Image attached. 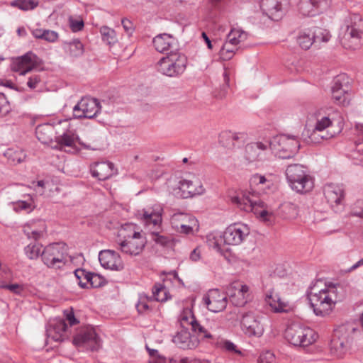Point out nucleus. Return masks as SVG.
Returning <instances> with one entry per match:
<instances>
[{"mask_svg": "<svg viewBox=\"0 0 363 363\" xmlns=\"http://www.w3.org/2000/svg\"><path fill=\"white\" fill-rule=\"evenodd\" d=\"M339 113L333 108H321L311 112L306 123L307 135L310 141L315 144L321 143L324 140H328L334 138L341 132L342 124L338 121L339 130L330 131L328 128L332 127L336 121V116Z\"/></svg>", "mask_w": 363, "mask_h": 363, "instance_id": "obj_1", "label": "nucleus"}, {"mask_svg": "<svg viewBox=\"0 0 363 363\" xmlns=\"http://www.w3.org/2000/svg\"><path fill=\"white\" fill-rule=\"evenodd\" d=\"M118 250L129 257L140 255L147 244L145 233L138 225L126 223L118 232Z\"/></svg>", "mask_w": 363, "mask_h": 363, "instance_id": "obj_2", "label": "nucleus"}, {"mask_svg": "<svg viewBox=\"0 0 363 363\" xmlns=\"http://www.w3.org/2000/svg\"><path fill=\"white\" fill-rule=\"evenodd\" d=\"M285 0H255L252 23L261 28H271L284 15Z\"/></svg>", "mask_w": 363, "mask_h": 363, "instance_id": "obj_3", "label": "nucleus"}, {"mask_svg": "<svg viewBox=\"0 0 363 363\" xmlns=\"http://www.w3.org/2000/svg\"><path fill=\"white\" fill-rule=\"evenodd\" d=\"M250 228L242 223H235L229 225L220 233H210L207 235V243L209 247L217 252L224 250L225 245H237L240 244L249 235Z\"/></svg>", "mask_w": 363, "mask_h": 363, "instance_id": "obj_4", "label": "nucleus"}, {"mask_svg": "<svg viewBox=\"0 0 363 363\" xmlns=\"http://www.w3.org/2000/svg\"><path fill=\"white\" fill-rule=\"evenodd\" d=\"M340 39L347 50H356L363 46V18L359 14H351L345 20Z\"/></svg>", "mask_w": 363, "mask_h": 363, "instance_id": "obj_5", "label": "nucleus"}, {"mask_svg": "<svg viewBox=\"0 0 363 363\" xmlns=\"http://www.w3.org/2000/svg\"><path fill=\"white\" fill-rule=\"evenodd\" d=\"M339 289H341L339 285L328 284L318 292L308 294L311 306L316 315L325 316L330 313L339 301Z\"/></svg>", "mask_w": 363, "mask_h": 363, "instance_id": "obj_6", "label": "nucleus"}, {"mask_svg": "<svg viewBox=\"0 0 363 363\" xmlns=\"http://www.w3.org/2000/svg\"><path fill=\"white\" fill-rule=\"evenodd\" d=\"M286 177L289 185L294 191L305 194L311 191L314 186L312 177L308 174L307 168L299 164H293L287 167Z\"/></svg>", "mask_w": 363, "mask_h": 363, "instance_id": "obj_7", "label": "nucleus"}, {"mask_svg": "<svg viewBox=\"0 0 363 363\" xmlns=\"http://www.w3.org/2000/svg\"><path fill=\"white\" fill-rule=\"evenodd\" d=\"M169 192L174 196L187 199L204 192V188L199 179L193 180L170 179L167 182Z\"/></svg>", "mask_w": 363, "mask_h": 363, "instance_id": "obj_8", "label": "nucleus"}, {"mask_svg": "<svg viewBox=\"0 0 363 363\" xmlns=\"http://www.w3.org/2000/svg\"><path fill=\"white\" fill-rule=\"evenodd\" d=\"M187 59L177 52H171L161 58L157 63V69L161 74L170 77L181 75L186 69Z\"/></svg>", "mask_w": 363, "mask_h": 363, "instance_id": "obj_9", "label": "nucleus"}, {"mask_svg": "<svg viewBox=\"0 0 363 363\" xmlns=\"http://www.w3.org/2000/svg\"><path fill=\"white\" fill-rule=\"evenodd\" d=\"M285 338L294 347H305L315 342L317 334L308 326L295 324L286 328Z\"/></svg>", "mask_w": 363, "mask_h": 363, "instance_id": "obj_10", "label": "nucleus"}, {"mask_svg": "<svg viewBox=\"0 0 363 363\" xmlns=\"http://www.w3.org/2000/svg\"><path fill=\"white\" fill-rule=\"evenodd\" d=\"M67 249L61 243H52L43 249L41 258L43 263L50 268L59 269L67 262Z\"/></svg>", "mask_w": 363, "mask_h": 363, "instance_id": "obj_11", "label": "nucleus"}, {"mask_svg": "<svg viewBox=\"0 0 363 363\" xmlns=\"http://www.w3.org/2000/svg\"><path fill=\"white\" fill-rule=\"evenodd\" d=\"M163 207L154 203L138 211V218L147 231L162 229Z\"/></svg>", "mask_w": 363, "mask_h": 363, "instance_id": "obj_12", "label": "nucleus"}, {"mask_svg": "<svg viewBox=\"0 0 363 363\" xmlns=\"http://www.w3.org/2000/svg\"><path fill=\"white\" fill-rule=\"evenodd\" d=\"M299 147V141L294 136L280 135L274 137L272 140V151L280 158L292 157L298 152Z\"/></svg>", "mask_w": 363, "mask_h": 363, "instance_id": "obj_13", "label": "nucleus"}, {"mask_svg": "<svg viewBox=\"0 0 363 363\" xmlns=\"http://www.w3.org/2000/svg\"><path fill=\"white\" fill-rule=\"evenodd\" d=\"M332 0H299L297 11L305 17H315L329 11Z\"/></svg>", "mask_w": 363, "mask_h": 363, "instance_id": "obj_14", "label": "nucleus"}, {"mask_svg": "<svg viewBox=\"0 0 363 363\" xmlns=\"http://www.w3.org/2000/svg\"><path fill=\"white\" fill-rule=\"evenodd\" d=\"M325 199L334 211H341L344 206L345 189L341 184L329 183L323 186Z\"/></svg>", "mask_w": 363, "mask_h": 363, "instance_id": "obj_15", "label": "nucleus"}, {"mask_svg": "<svg viewBox=\"0 0 363 363\" xmlns=\"http://www.w3.org/2000/svg\"><path fill=\"white\" fill-rule=\"evenodd\" d=\"M171 225L179 233L191 234L199 230V222L192 215L177 213L171 218Z\"/></svg>", "mask_w": 363, "mask_h": 363, "instance_id": "obj_16", "label": "nucleus"}, {"mask_svg": "<svg viewBox=\"0 0 363 363\" xmlns=\"http://www.w3.org/2000/svg\"><path fill=\"white\" fill-rule=\"evenodd\" d=\"M73 344L77 347H84L91 350H97L101 342L94 329L91 326H85L78 331L73 338Z\"/></svg>", "mask_w": 363, "mask_h": 363, "instance_id": "obj_17", "label": "nucleus"}, {"mask_svg": "<svg viewBox=\"0 0 363 363\" xmlns=\"http://www.w3.org/2000/svg\"><path fill=\"white\" fill-rule=\"evenodd\" d=\"M348 79L345 74L337 76L333 80L331 88L332 99L338 105L345 106L349 104Z\"/></svg>", "mask_w": 363, "mask_h": 363, "instance_id": "obj_18", "label": "nucleus"}, {"mask_svg": "<svg viewBox=\"0 0 363 363\" xmlns=\"http://www.w3.org/2000/svg\"><path fill=\"white\" fill-rule=\"evenodd\" d=\"M350 332L345 325H340L334 330L330 343V350L336 357L341 358L346 352Z\"/></svg>", "mask_w": 363, "mask_h": 363, "instance_id": "obj_19", "label": "nucleus"}, {"mask_svg": "<svg viewBox=\"0 0 363 363\" xmlns=\"http://www.w3.org/2000/svg\"><path fill=\"white\" fill-rule=\"evenodd\" d=\"M100 108L99 102L96 99L85 97L74 107L73 115L78 118H92L99 112Z\"/></svg>", "mask_w": 363, "mask_h": 363, "instance_id": "obj_20", "label": "nucleus"}, {"mask_svg": "<svg viewBox=\"0 0 363 363\" xmlns=\"http://www.w3.org/2000/svg\"><path fill=\"white\" fill-rule=\"evenodd\" d=\"M230 301L236 306H244L250 297L249 286L242 281H234L227 289Z\"/></svg>", "mask_w": 363, "mask_h": 363, "instance_id": "obj_21", "label": "nucleus"}, {"mask_svg": "<svg viewBox=\"0 0 363 363\" xmlns=\"http://www.w3.org/2000/svg\"><path fill=\"white\" fill-rule=\"evenodd\" d=\"M272 151V140L262 137L251 143V159L254 161L264 162L269 160Z\"/></svg>", "mask_w": 363, "mask_h": 363, "instance_id": "obj_22", "label": "nucleus"}, {"mask_svg": "<svg viewBox=\"0 0 363 363\" xmlns=\"http://www.w3.org/2000/svg\"><path fill=\"white\" fill-rule=\"evenodd\" d=\"M203 301L208 311L219 313L227 306V297L218 289L209 290L203 297Z\"/></svg>", "mask_w": 363, "mask_h": 363, "instance_id": "obj_23", "label": "nucleus"}, {"mask_svg": "<svg viewBox=\"0 0 363 363\" xmlns=\"http://www.w3.org/2000/svg\"><path fill=\"white\" fill-rule=\"evenodd\" d=\"M101 265L106 269L121 271L124 269V264L121 255L114 250H101L99 255Z\"/></svg>", "mask_w": 363, "mask_h": 363, "instance_id": "obj_24", "label": "nucleus"}, {"mask_svg": "<svg viewBox=\"0 0 363 363\" xmlns=\"http://www.w3.org/2000/svg\"><path fill=\"white\" fill-rule=\"evenodd\" d=\"M79 137L74 130H68L62 135L55 137L53 148L75 152L78 150Z\"/></svg>", "mask_w": 363, "mask_h": 363, "instance_id": "obj_25", "label": "nucleus"}, {"mask_svg": "<svg viewBox=\"0 0 363 363\" xmlns=\"http://www.w3.org/2000/svg\"><path fill=\"white\" fill-rule=\"evenodd\" d=\"M38 57L32 52H27L21 57L15 58L11 65L12 70L24 75L37 66Z\"/></svg>", "mask_w": 363, "mask_h": 363, "instance_id": "obj_26", "label": "nucleus"}, {"mask_svg": "<svg viewBox=\"0 0 363 363\" xmlns=\"http://www.w3.org/2000/svg\"><path fill=\"white\" fill-rule=\"evenodd\" d=\"M48 337L55 342H61L69 335V328L65 320H55L47 330Z\"/></svg>", "mask_w": 363, "mask_h": 363, "instance_id": "obj_27", "label": "nucleus"}, {"mask_svg": "<svg viewBox=\"0 0 363 363\" xmlns=\"http://www.w3.org/2000/svg\"><path fill=\"white\" fill-rule=\"evenodd\" d=\"M180 323L182 327L188 328L191 326L192 330L203 334L207 338H211V335L208 333L196 320V318L189 308L183 310L180 315Z\"/></svg>", "mask_w": 363, "mask_h": 363, "instance_id": "obj_28", "label": "nucleus"}, {"mask_svg": "<svg viewBox=\"0 0 363 363\" xmlns=\"http://www.w3.org/2000/svg\"><path fill=\"white\" fill-rule=\"evenodd\" d=\"M47 226L43 220H33L26 223L23 227L24 234L29 239L38 240L45 233Z\"/></svg>", "mask_w": 363, "mask_h": 363, "instance_id": "obj_29", "label": "nucleus"}, {"mask_svg": "<svg viewBox=\"0 0 363 363\" xmlns=\"http://www.w3.org/2000/svg\"><path fill=\"white\" fill-rule=\"evenodd\" d=\"M228 198L233 205L240 211H248L250 207V191L247 189L230 191Z\"/></svg>", "mask_w": 363, "mask_h": 363, "instance_id": "obj_30", "label": "nucleus"}, {"mask_svg": "<svg viewBox=\"0 0 363 363\" xmlns=\"http://www.w3.org/2000/svg\"><path fill=\"white\" fill-rule=\"evenodd\" d=\"M56 130L50 123L39 125L35 129V134L38 139L44 144L50 145L52 147L55 144Z\"/></svg>", "mask_w": 363, "mask_h": 363, "instance_id": "obj_31", "label": "nucleus"}, {"mask_svg": "<svg viewBox=\"0 0 363 363\" xmlns=\"http://www.w3.org/2000/svg\"><path fill=\"white\" fill-rule=\"evenodd\" d=\"M265 301L272 310L276 313H281L287 311V302L281 300L279 294L274 293V289H269L267 291Z\"/></svg>", "mask_w": 363, "mask_h": 363, "instance_id": "obj_32", "label": "nucleus"}, {"mask_svg": "<svg viewBox=\"0 0 363 363\" xmlns=\"http://www.w3.org/2000/svg\"><path fill=\"white\" fill-rule=\"evenodd\" d=\"M251 212L254 213L256 218L264 223H271L273 217L272 211L267 210L264 203L259 201H253L251 200Z\"/></svg>", "mask_w": 363, "mask_h": 363, "instance_id": "obj_33", "label": "nucleus"}, {"mask_svg": "<svg viewBox=\"0 0 363 363\" xmlns=\"http://www.w3.org/2000/svg\"><path fill=\"white\" fill-rule=\"evenodd\" d=\"M113 164L109 162L96 163L91 167L92 175L99 180H106L113 174Z\"/></svg>", "mask_w": 363, "mask_h": 363, "instance_id": "obj_34", "label": "nucleus"}, {"mask_svg": "<svg viewBox=\"0 0 363 363\" xmlns=\"http://www.w3.org/2000/svg\"><path fill=\"white\" fill-rule=\"evenodd\" d=\"M247 138V133L223 132L219 135V144L226 148L231 149L234 147L233 142L239 140H245Z\"/></svg>", "mask_w": 363, "mask_h": 363, "instance_id": "obj_35", "label": "nucleus"}, {"mask_svg": "<svg viewBox=\"0 0 363 363\" xmlns=\"http://www.w3.org/2000/svg\"><path fill=\"white\" fill-rule=\"evenodd\" d=\"M31 34L35 39L43 40L50 43H57L60 38V35L57 31L39 28H33Z\"/></svg>", "mask_w": 363, "mask_h": 363, "instance_id": "obj_36", "label": "nucleus"}, {"mask_svg": "<svg viewBox=\"0 0 363 363\" xmlns=\"http://www.w3.org/2000/svg\"><path fill=\"white\" fill-rule=\"evenodd\" d=\"M175 39L170 35L163 33L157 35L153 39L155 49L162 52L168 50L174 43Z\"/></svg>", "mask_w": 363, "mask_h": 363, "instance_id": "obj_37", "label": "nucleus"}, {"mask_svg": "<svg viewBox=\"0 0 363 363\" xmlns=\"http://www.w3.org/2000/svg\"><path fill=\"white\" fill-rule=\"evenodd\" d=\"M314 40L315 46L319 47L322 43H328L331 38L330 31L323 28L315 27L310 28Z\"/></svg>", "mask_w": 363, "mask_h": 363, "instance_id": "obj_38", "label": "nucleus"}, {"mask_svg": "<svg viewBox=\"0 0 363 363\" xmlns=\"http://www.w3.org/2000/svg\"><path fill=\"white\" fill-rule=\"evenodd\" d=\"M63 48L69 55L72 57H78L84 52V45L77 39H74L69 42L63 43Z\"/></svg>", "mask_w": 363, "mask_h": 363, "instance_id": "obj_39", "label": "nucleus"}, {"mask_svg": "<svg viewBox=\"0 0 363 363\" xmlns=\"http://www.w3.org/2000/svg\"><path fill=\"white\" fill-rule=\"evenodd\" d=\"M297 43L303 50H308L313 45H315L314 40L310 28L301 31L297 37Z\"/></svg>", "mask_w": 363, "mask_h": 363, "instance_id": "obj_40", "label": "nucleus"}, {"mask_svg": "<svg viewBox=\"0 0 363 363\" xmlns=\"http://www.w3.org/2000/svg\"><path fill=\"white\" fill-rule=\"evenodd\" d=\"M4 156L12 164L21 163L26 158V154L24 152L18 148H9L4 152Z\"/></svg>", "mask_w": 363, "mask_h": 363, "instance_id": "obj_41", "label": "nucleus"}, {"mask_svg": "<svg viewBox=\"0 0 363 363\" xmlns=\"http://www.w3.org/2000/svg\"><path fill=\"white\" fill-rule=\"evenodd\" d=\"M43 245L39 242H31L24 248L26 257L30 259H36L42 254Z\"/></svg>", "mask_w": 363, "mask_h": 363, "instance_id": "obj_42", "label": "nucleus"}, {"mask_svg": "<svg viewBox=\"0 0 363 363\" xmlns=\"http://www.w3.org/2000/svg\"><path fill=\"white\" fill-rule=\"evenodd\" d=\"M247 35L240 29H232L227 35L226 41L237 47L244 40L247 39Z\"/></svg>", "mask_w": 363, "mask_h": 363, "instance_id": "obj_43", "label": "nucleus"}, {"mask_svg": "<svg viewBox=\"0 0 363 363\" xmlns=\"http://www.w3.org/2000/svg\"><path fill=\"white\" fill-rule=\"evenodd\" d=\"M266 318L264 316L255 317L251 322V335L260 337L264 333V325Z\"/></svg>", "mask_w": 363, "mask_h": 363, "instance_id": "obj_44", "label": "nucleus"}, {"mask_svg": "<svg viewBox=\"0 0 363 363\" xmlns=\"http://www.w3.org/2000/svg\"><path fill=\"white\" fill-rule=\"evenodd\" d=\"M281 212L286 219H294L298 216L296 205L291 202H286L281 206Z\"/></svg>", "mask_w": 363, "mask_h": 363, "instance_id": "obj_45", "label": "nucleus"}, {"mask_svg": "<svg viewBox=\"0 0 363 363\" xmlns=\"http://www.w3.org/2000/svg\"><path fill=\"white\" fill-rule=\"evenodd\" d=\"M153 296L157 301H166L169 297L167 288L162 284H156L152 291Z\"/></svg>", "mask_w": 363, "mask_h": 363, "instance_id": "obj_46", "label": "nucleus"}, {"mask_svg": "<svg viewBox=\"0 0 363 363\" xmlns=\"http://www.w3.org/2000/svg\"><path fill=\"white\" fill-rule=\"evenodd\" d=\"M10 5L26 11L36 8L38 6V1L35 0H14L10 3Z\"/></svg>", "mask_w": 363, "mask_h": 363, "instance_id": "obj_47", "label": "nucleus"}, {"mask_svg": "<svg viewBox=\"0 0 363 363\" xmlns=\"http://www.w3.org/2000/svg\"><path fill=\"white\" fill-rule=\"evenodd\" d=\"M248 134L247 133V138L245 140H239L233 142L234 148L238 157H241L245 160L248 159Z\"/></svg>", "mask_w": 363, "mask_h": 363, "instance_id": "obj_48", "label": "nucleus"}, {"mask_svg": "<svg viewBox=\"0 0 363 363\" xmlns=\"http://www.w3.org/2000/svg\"><path fill=\"white\" fill-rule=\"evenodd\" d=\"M74 276L78 281L81 288L88 289L91 273L82 269H77L74 271Z\"/></svg>", "mask_w": 363, "mask_h": 363, "instance_id": "obj_49", "label": "nucleus"}, {"mask_svg": "<svg viewBox=\"0 0 363 363\" xmlns=\"http://www.w3.org/2000/svg\"><path fill=\"white\" fill-rule=\"evenodd\" d=\"M237 47L225 41L221 48L219 56L222 60H229L235 55Z\"/></svg>", "mask_w": 363, "mask_h": 363, "instance_id": "obj_50", "label": "nucleus"}, {"mask_svg": "<svg viewBox=\"0 0 363 363\" xmlns=\"http://www.w3.org/2000/svg\"><path fill=\"white\" fill-rule=\"evenodd\" d=\"M162 230H152L148 231L151 239L152 241H154L156 244H158L161 246H166L167 245L169 242L170 239L169 237L162 235Z\"/></svg>", "mask_w": 363, "mask_h": 363, "instance_id": "obj_51", "label": "nucleus"}, {"mask_svg": "<svg viewBox=\"0 0 363 363\" xmlns=\"http://www.w3.org/2000/svg\"><path fill=\"white\" fill-rule=\"evenodd\" d=\"M13 206L16 212L26 211L29 213L35 208L34 202L31 198H29L28 201H18Z\"/></svg>", "mask_w": 363, "mask_h": 363, "instance_id": "obj_52", "label": "nucleus"}, {"mask_svg": "<svg viewBox=\"0 0 363 363\" xmlns=\"http://www.w3.org/2000/svg\"><path fill=\"white\" fill-rule=\"evenodd\" d=\"M100 33L103 40L108 44H114L117 42V38L114 30L107 26H103L100 29Z\"/></svg>", "mask_w": 363, "mask_h": 363, "instance_id": "obj_53", "label": "nucleus"}, {"mask_svg": "<svg viewBox=\"0 0 363 363\" xmlns=\"http://www.w3.org/2000/svg\"><path fill=\"white\" fill-rule=\"evenodd\" d=\"M89 287H101L106 284V279L101 275L95 273H91L89 278Z\"/></svg>", "mask_w": 363, "mask_h": 363, "instance_id": "obj_54", "label": "nucleus"}, {"mask_svg": "<svg viewBox=\"0 0 363 363\" xmlns=\"http://www.w3.org/2000/svg\"><path fill=\"white\" fill-rule=\"evenodd\" d=\"M221 347L222 349L229 352L238 354L239 356L243 357L245 355L241 350L238 349L237 346L233 342L229 340H224L223 342H222Z\"/></svg>", "mask_w": 363, "mask_h": 363, "instance_id": "obj_55", "label": "nucleus"}, {"mask_svg": "<svg viewBox=\"0 0 363 363\" xmlns=\"http://www.w3.org/2000/svg\"><path fill=\"white\" fill-rule=\"evenodd\" d=\"M267 179H266L264 175L255 174L251 176V185L252 184L255 186H258L259 185H264L267 183ZM254 192L251 189V195H253Z\"/></svg>", "mask_w": 363, "mask_h": 363, "instance_id": "obj_56", "label": "nucleus"}, {"mask_svg": "<svg viewBox=\"0 0 363 363\" xmlns=\"http://www.w3.org/2000/svg\"><path fill=\"white\" fill-rule=\"evenodd\" d=\"M189 335L187 333H178L173 339V341L180 347H184L189 340Z\"/></svg>", "mask_w": 363, "mask_h": 363, "instance_id": "obj_57", "label": "nucleus"}, {"mask_svg": "<svg viewBox=\"0 0 363 363\" xmlns=\"http://www.w3.org/2000/svg\"><path fill=\"white\" fill-rule=\"evenodd\" d=\"M10 110L9 103L4 94L0 93V116H4Z\"/></svg>", "mask_w": 363, "mask_h": 363, "instance_id": "obj_58", "label": "nucleus"}, {"mask_svg": "<svg viewBox=\"0 0 363 363\" xmlns=\"http://www.w3.org/2000/svg\"><path fill=\"white\" fill-rule=\"evenodd\" d=\"M274 355L270 351H266L262 353L258 359L257 363H274Z\"/></svg>", "mask_w": 363, "mask_h": 363, "instance_id": "obj_59", "label": "nucleus"}, {"mask_svg": "<svg viewBox=\"0 0 363 363\" xmlns=\"http://www.w3.org/2000/svg\"><path fill=\"white\" fill-rule=\"evenodd\" d=\"M41 82V77L38 74H31L27 82V86L30 89H35L38 85Z\"/></svg>", "mask_w": 363, "mask_h": 363, "instance_id": "obj_60", "label": "nucleus"}, {"mask_svg": "<svg viewBox=\"0 0 363 363\" xmlns=\"http://www.w3.org/2000/svg\"><path fill=\"white\" fill-rule=\"evenodd\" d=\"M69 24L70 28L73 32H77L84 28V21L82 19H74L72 18H69Z\"/></svg>", "mask_w": 363, "mask_h": 363, "instance_id": "obj_61", "label": "nucleus"}, {"mask_svg": "<svg viewBox=\"0 0 363 363\" xmlns=\"http://www.w3.org/2000/svg\"><path fill=\"white\" fill-rule=\"evenodd\" d=\"M137 310L140 313H145L150 311L148 301L146 299H140L136 306Z\"/></svg>", "mask_w": 363, "mask_h": 363, "instance_id": "obj_62", "label": "nucleus"}, {"mask_svg": "<svg viewBox=\"0 0 363 363\" xmlns=\"http://www.w3.org/2000/svg\"><path fill=\"white\" fill-rule=\"evenodd\" d=\"M45 182L43 180L38 181L37 182H33L32 183V187L38 194L42 195L44 194V189L45 188Z\"/></svg>", "mask_w": 363, "mask_h": 363, "instance_id": "obj_63", "label": "nucleus"}, {"mask_svg": "<svg viewBox=\"0 0 363 363\" xmlns=\"http://www.w3.org/2000/svg\"><path fill=\"white\" fill-rule=\"evenodd\" d=\"M121 23L125 31L130 35L133 30L132 22L128 19H123Z\"/></svg>", "mask_w": 363, "mask_h": 363, "instance_id": "obj_64", "label": "nucleus"}]
</instances>
